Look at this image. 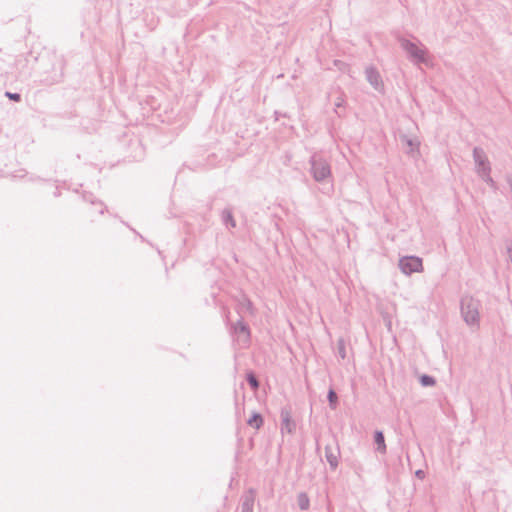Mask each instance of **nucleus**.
Returning <instances> with one entry per match:
<instances>
[{
    "mask_svg": "<svg viewBox=\"0 0 512 512\" xmlns=\"http://www.w3.org/2000/svg\"><path fill=\"white\" fill-rule=\"evenodd\" d=\"M480 300L473 296H463L460 300V311L464 322L470 327H478L480 323Z\"/></svg>",
    "mask_w": 512,
    "mask_h": 512,
    "instance_id": "obj_1",
    "label": "nucleus"
},
{
    "mask_svg": "<svg viewBox=\"0 0 512 512\" xmlns=\"http://www.w3.org/2000/svg\"><path fill=\"white\" fill-rule=\"evenodd\" d=\"M225 313V322L226 325L229 326V332L231 336L236 338V341L239 342L243 347H247L251 340V330L249 325L243 320L241 316L240 319L235 323H230L229 321V311L224 308Z\"/></svg>",
    "mask_w": 512,
    "mask_h": 512,
    "instance_id": "obj_2",
    "label": "nucleus"
},
{
    "mask_svg": "<svg viewBox=\"0 0 512 512\" xmlns=\"http://www.w3.org/2000/svg\"><path fill=\"white\" fill-rule=\"evenodd\" d=\"M310 173L316 182H322L331 176V167L326 159L314 154L309 159Z\"/></svg>",
    "mask_w": 512,
    "mask_h": 512,
    "instance_id": "obj_3",
    "label": "nucleus"
},
{
    "mask_svg": "<svg viewBox=\"0 0 512 512\" xmlns=\"http://www.w3.org/2000/svg\"><path fill=\"white\" fill-rule=\"evenodd\" d=\"M401 48L408 54V57L415 64H428L427 50L421 49L418 45L408 39H399Z\"/></svg>",
    "mask_w": 512,
    "mask_h": 512,
    "instance_id": "obj_4",
    "label": "nucleus"
},
{
    "mask_svg": "<svg viewBox=\"0 0 512 512\" xmlns=\"http://www.w3.org/2000/svg\"><path fill=\"white\" fill-rule=\"evenodd\" d=\"M473 160L475 163V171L479 177L483 176L485 173H491V164L483 148L478 146L474 147Z\"/></svg>",
    "mask_w": 512,
    "mask_h": 512,
    "instance_id": "obj_5",
    "label": "nucleus"
},
{
    "mask_svg": "<svg viewBox=\"0 0 512 512\" xmlns=\"http://www.w3.org/2000/svg\"><path fill=\"white\" fill-rule=\"evenodd\" d=\"M399 268L405 275L421 272L423 270L422 259L418 256H404L399 260Z\"/></svg>",
    "mask_w": 512,
    "mask_h": 512,
    "instance_id": "obj_6",
    "label": "nucleus"
},
{
    "mask_svg": "<svg viewBox=\"0 0 512 512\" xmlns=\"http://www.w3.org/2000/svg\"><path fill=\"white\" fill-rule=\"evenodd\" d=\"M281 433L292 434L296 430V422L292 419L291 410L288 407L281 408Z\"/></svg>",
    "mask_w": 512,
    "mask_h": 512,
    "instance_id": "obj_7",
    "label": "nucleus"
},
{
    "mask_svg": "<svg viewBox=\"0 0 512 512\" xmlns=\"http://www.w3.org/2000/svg\"><path fill=\"white\" fill-rule=\"evenodd\" d=\"M366 80L377 91L383 90V81L380 73L374 66H369L365 69Z\"/></svg>",
    "mask_w": 512,
    "mask_h": 512,
    "instance_id": "obj_8",
    "label": "nucleus"
},
{
    "mask_svg": "<svg viewBox=\"0 0 512 512\" xmlns=\"http://www.w3.org/2000/svg\"><path fill=\"white\" fill-rule=\"evenodd\" d=\"M256 499V491L249 488L241 497L240 510L241 512H253V507Z\"/></svg>",
    "mask_w": 512,
    "mask_h": 512,
    "instance_id": "obj_9",
    "label": "nucleus"
},
{
    "mask_svg": "<svg viewBox=\"0 0 512 512\" xmlns=\"http://www.w3.org/2000/svg\"><path fill=\"white\" fill-rule=\"evenodd\" d=\"M340 451L337 447L333 449L329 444L325 446V458L330 465L332 470H335L339 464Z\"/></svg>",
    "mask_w": 512,
    "mask_h": 512,
    "instance_id": "obj_10",
    "label": "nucleus"
},
{
    "mask_svg": "<svg viewBox=\"0 0 512 512\" xmlns=\"http://www.w3.org/2000/svg\"><path fill=\"white\" fill-rule=\"evenodd\" d=\"M57 69L54 68L53 74L51 76H47L44 81L48 84L58 83L63 79L64 73V61L62 58H56Z\"/></svg>",
    "mask_w": 512,
    "mask_h": 512,
    "instance_id": "obj_11",
    "label": "nucleus"
},
{
    "mask_svg": "<svg viewBox=\"0 0 512 512\" xmlns=\"http://www.w3.org/2000/svg\"><path fill=\"white\" fill-rule=\"evenodd\" d=\"M221 221L227 229L236 227V221L234 219L233 211L231 208L227 207L222 210Z\"/></svg>",
    "mask_w": 512,
    "mask_h": 512,
    "instance_id": "obj_12",
    "label": "nucleus"
},
{
    "mask_svg": "<svg viewBox=\"0 0 512 512\" xmlns=\"http://www.w3.org/2000/svg\"><path fill=\"white\" fill-rule=\"evenodd\" d=\"M374 442L376 444V451L385 454L387 451L384 433L380 430L374 432Z\"/></svg>",
    "mask_w": 512,
    "mask_h": 512,
    "instance_id": "obj_13",
    "label": "nucleus"
},
{
    "mask_svg": "<svg viewBox=\"0 0 512 512\" xmlns=\"http://www.w3.org/2000/svg\"><path fill=\"white\" fill-rule=\"evenodd\" d=\"M264 424V418L259 412H253L247 419V425L259 430Z\"/></svg>",
    "mask_w": 512,
    "mask_h": 512,
    "instance_id": "obj_14",
    "label": "nucleus"
},
{
    "mask_svg": "<svg viewBox=\"0 0 512 512\" xmlns=\"http://www.w3.org/2000/svg\"><path fill=\"white\" fill-rule=\"evenodd\" d=\"M345 103H346V95H345V93L343 91L338 89V96L335 99L334 106H335V113L339 117H343L344 116V114L339 112L338 109L344 107Z\"/></svg>",
    "mask_w": 512,
    "mask_h": 512,
    "instance_id": "obj_15",
    "label": "nucleus"
},
{
    "mask_svg": "<svg viewBox=\"0 0 512 512\" xmlns=\"http://www.w3.org/2000/svg\"><path fill=\"white\" fill-rule=\"evenodd\" d=\"M297 504H298V507L305 511V510H308L309 507H310V499L308 497V495L305 493V492H301L298 494L297 496Z\"/></svg>",
    "mask_w": 512,
    "mask_h": 512,
    "instance_id": "obj_16",
    "label": "nucleus"
},
{
    "mask_svg": "<svg viewBox=\"0 0 512 512\" xmlns=\"http://www.w3.org/2000/svg\"><path fill=\"white\" fill-rule=\"evenodd\" d=\"M327 400H328V403H329V407L332 410H335L337 408L339 402H338V395H337L336 391L333 388H330L328 390Z\"/></svg>",
    "mask_w": 512,
    "mask_h": 512,
    "instance_id": "obj_17",
    "label": "nucleus"
},
{
    "mask_svg": "<svg viewBox=\"0 0 512 512\" xmlns=\"http://www.w3.org/2000/svg\"><path fill=\"white\" fill-rule=\"evenodd\" d=\"M246 381L252 390L256 391L259 389L260 383L253 371H249L246 374Z\"/></svg>",
    "mask_w": 512,
    "mask_h": 512,
    "instance_id": "obj_18",
    "label": "nucleus"
},
{
    "mask_svg": "<svg viewBox=\"0 0 512 512\" xmlns=\"http://www.w3.org/2000/svg\"><path fill=\"white\" fill-rule=\"evenodd\" d=\"M401 140L403 143H405L410 148V150L407 151L408 154L413 153L415 149H418V146H419L418 141H416L412 138H409L406 135L401 136Z\"/></svg>",
    "mask_w": 512,
    "mask_h": 512,
    "instance_id": "obj_19",
    "label": "nucleus"
},
{
    "mask_svg": "<svg viewBox=\"0 0 512 512\" xmlns=\"http://www.w3.org/2000/svg\"><path fill=\"white\" fill-rule=\"evenodd\" d=\"M419 382L423 387H431L436 384V379L428 374H423L420 376Z\"/></svg>",
    "mask_w": 512,
    "mask_h": 512,
    "instance_id": "obj_20",
    "label": "nucleus"
},
{
    "mask_svg": "<svg viewBox=\"0 0 512 512\" xmlns=\"http://www.w3.org/2000/svg\"><path fill=\"white\" fill-rule=\"evenodd\" d=\"M239 306L241 308L246 309V311H248L251 315L254 314L253 303L251 302V300L247 296L244 295L242 297V300L239 302Z\"/></svg>",
    "mask_w": 512,
    "mask_h": 512,
    "instance_id": "obj_21",
    "label": "nucleus"
},
{
    "mask_svg": "<svg viewBox=\"0 0 512 512\" xmlns=\"http://www.w3.org/2000/svg\"><path fill=\"white\" fill-rule=\"evenodd\" d=\"M485 183L489 185L491 189L494 191L498 190V185L494 181V179L491 177V173H485L483 176L480 177Z\"/></svg>",
    "mask_w": 512,
    "mask_h": 512,
    "instance_id": "obj_22",
    "label": "nucleus"
},
{
    "mask_svg": "<svg viewBox=\"0 0 512 512\" xmlns=\"http://www.w3.org/2000/svg\"><path fill=\"white\" fill-rule=\"evenodd\" d=\"M337 350H338V355L342 358V359H345L346 357V346H345V341L343 338H339L338 341H337Z\"/></svg>",
    "mask_w": 512,
    "mask_h": 512,
    "instance_id": "obj_23",
    "label": "nucleus"
},
{
    "mask_svg": "<svg viewBox=\"0 0 512 512\" xmlns=\"http://www.w3.org/2000/svg\"><path fill=\"white\" fill-rule=\"evenodd\" d=\"M5 96L9 100L14 101V102H20L21 101V95L19 93H14V92L6 91L5 92Z\"/></svg>",
    "mask_w": 512,
    "mask_h": 512,
    "instance_id": "obj_24",
    "label": "nucleus"
},
{
    "mask_svg": "<svg viewBox=\"0 0 512 512\" xmlns=\"http://www.w3.org/2000/svg\"><path fill=\"white\" fill-rule=\"evenodd\" d=\"M506 183L509 187L510 192L512 193V174L508 173L505 175Z\"/></svg>",
    "mask_w": 512,
    "mask_h": 512,
    "instance_id": "obj_25",
    "label": "nucleus"
},
{
    "mask_svg": "<svg viewBox=\"0 0 512 512\" xmlns=\"http://www.w3.org/2000/svg\"><path fill=\"white\" fill-rule=\"evenodd\" d=\"M415 476L418 478V479H424L425 478V472L421 469L417 470L415 472Z\"/></svg>",
    "mask_w": 512,
    "mask_h": 512,
    "instance_id": "obj_26",
    "label": "nucleus"
},
{
    "mask_svg": "<svg viewBox=\"0 0 512 512\" xmlns=\"http://www.w3.org/2000/svg\"><path fill=\"white\" fill-rule=\"evenodd\" d=\"M274 115H275V120L276 121L279 120L280 117H286L287 116L286 113H281L279 111H275Z\"/></svg>",
    "mask_w": 512,
    "mask_h": 512,
    "instance_id": "obj_27",
    "label": "nucleus"
},
{
    "mask_svg": "<svg viewBox=\"0 0 512 512\" xmlns=\"http://www.w3.org/2000/svg\"><path fill=\"white\" fill-rule=\"evenodd\" d=\"M98 205L100 206L99 214H103L106 206L102 202H98Z\"/></svg>",
    "mask_w": 512,
    "mask_h": 512,
    "instance_id": "obj_28",
    "label": "nucleus"
},
{
    "mask_svg": "<svg viewBox=\"0 0 512 512\" xmlns=\"http://www.w3.org/2000/svg\"><path fill=\"white\" fill-rule=\"evenodd\" d=\"M85 200L87 201H90L92 205H95V201L92 199V195H89L88 197L87 196H84Z\"/></svg>",
    "mask_w": 512,
    "mask_h": 512,
    "instance_id": "obj_29",
    "label": "nucleus"
}]
</instances>
